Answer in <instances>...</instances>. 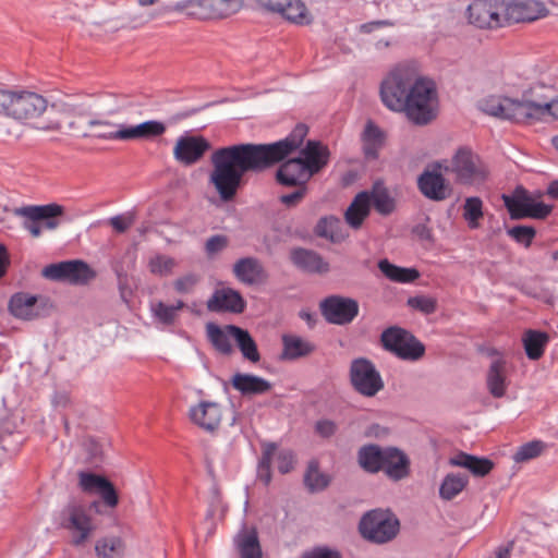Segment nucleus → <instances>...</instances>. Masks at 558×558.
I'll list each match as a JSON object with an SVG mask.
<instances>
[{
  "mask_svg": "<svg viewBox=\"0 0 558 558\" xmlns=\"http://www.w3.org/2000/svg\"><path fill=\"white\" fill-rule=\"evenodd\" d=\"M308 129L298 124L283 140L268 144L239 143L217 148L210 156L209 183L220 199L232 201L244 184L246 173H262L283 161L303 144Z\"/></svg>",
  "mask_w": 558,
  "mask_h": 558,
  "instance_id": "1",
  "label": "nucleus"
},
{
  "mask_svg": "<svg viewBox=\"0 0 558 558\" xmlns=\"http://www.w3.org/2000/svg\"><path fill=\"white\" fill-rule=\"evenodd\" d=\"M380 341L385 350L401 360L417 361L425 354V345L401 327H389L383 331Z\"/></svg>",
  "mask_w": 558,
  "mask_h": 558,
  "instance_id": "9",
  "label": "nucleus"
},
{
  "mask_svg": "<svg viewBox=\"0 0 558 558\" xmlns=\"http://www.w3.org/2000/svg\"><path fill=\"white\" fill-rule=\"evenodd\" d=\"M296 190L289 194H283L279 197V202L287 208L296 207L305 197L307 193L306 185H296Z\"/></svg>",
  "mask_w": 558,
  "mask_h": 558,
  "instance_id": "58",
  "label": "nucleus"
},
{
  "mask_svg": "<svg viewBox=\"0 0 558 558\" xmlns=\"http://www.w3.org/2000/svg\"><path fill=\"white\" fill-rule=\"evenodd\" d=\"M134 221L135 217L132 213L113 216L109 219L110 226L119 233L125 232L134 223Z\"/></svg>",
  "mask_w": 558,
  "mask_h": 558,
  "instance_id": "59",
  "label": "nucleus"
},
{
  "mask_svg": "<svg viewBox=\"0 0 558 558\" xmlns=\"http://www.w3.org/2000/svg\"><path fill=\"white\" fill-rule=\"evenodd\" d=\"M385 454L386 447L381 448L374 444L365 445L357 451V462L364 471L376 474L383 469Z\"/></svg>",
  "mask_w": 558,
  "mask_h": 558,
  "instance_id": "33",
  "label": "nucleus"
},
{
  "mask_svg": "<svg viewBox=\"0 0 558 558\" xmlns=\"http://www.w3.org/2000/svg\"><path fill=\"white\" fill-rule=\"evenodd\" d=\"M47 105L46 98L33 92L0 89V113L14 120L36 119L47 110Z\"/></svg>",
  "mask_w": 558,
  "mask_h": 558,
  "instance_id": "5",
  "label": "nucleus"
},
{
  "mask_svg": "<svg viewBox=\"0 0 558 558\" xmlns=\"http://www.w3.org/2000/svg\"><path fill=\"white\" fill-rule=\"evenodd\" d=\"M548 117L558 119V98L547 102L525 99V122L531 120H544Z\"/></svg>",
  "mask_w": 558,
  "mask_h": 558,
  "instance_id": "42",
  "label": "nucleus"
},
{
  "mask_svg": "<svg viewBox=\"0 0 558 558\" xmlns=\"http://www.w3.org/2000/svg\"><path fill=\"white\" fill-rule=\"evenodd\" d=\"M191 421L202 429L213 433L220 426L222 420L221 405L214 401H201L189 411Z\"/></svg>",
  "mask_w": 558,
  "mask_h": 558,
  "instance_id": "21",
  "label": "nucleus"
},
{
  "mask_svg": "<svg viewBox=\"0 0 558 558\" xmlns=\"http://www.w3.org/2000/svg\"><path fill=\"white\" fill-rule=\"evenodd\" d=\"M243 0H197V9L190 10L189 15L198 19H222L236 13Z\"/></svg>",
  "mask_w": 558,
  "mask_h": 558,
  "instance_id": "22",
  "label": "nucleus"
},
{
  "mask_svg": "<svg viewBox=\"0 0 558 558\" xmlns=\"http://www.w3.org/2000/svg\"><path fill=\"white\" fill-rule=\"evenodd\" d=\"M449 463L453 466L468 469L474 476L483 477L494 468V462L488 458H480L465 452H459L451 458Z\"/></svg>",
  "mask_w": 558,
  "mask_h": 558,
  "instance_id": "34",
  "label": "nucleus"
},
{
  "mask_svg": "<svg viewBox=\"0 0 558 558\" xmlns=\"http://www.w3.org/2000/svg\"><path fill=\"white\" fill-rule=\"evenodd\" d=\"M504 0H476L468 8L469 22L478 28L507 25Z\"/></svg>",
  "mask_w": 558,
  "mask_h": 558,
  "instance_id": "11",
  "label": "nucleus"
},
{
  "mask_svg": "<svg viewBox=\"0 0 558 558\" xmlns=\"http://www.w3.org/2000/svg\"><path fill=\"white\" fill-rule=\"evenodd\" d=\"M41 276L51 281L85 284L96 277V272L85 262L73 259L47 265Z\"/></svg>",
  "mask_w": 558,
  "mask_h": 558,
  "instance_id": "10",
  "label": "nucleus"
},
{
  "mask_svg": "<svg viewBox=\"0 0 558 558\" xmlns=\"http://www.w3.org/2000/svg\"><path fill=\"white\" fill-rule=\"evenodd\" d=\"M253 3L267 12L281 13L284 4H289L288 0H252Z\"/></svg>",
  "mask_w": 558,
  "mask_h": 558,
  "instance_id": "64",
  "label": "nucleus"
},
{
  "mask_svg": "<svg viewBox=\"0 0 558 558\" xmlns=\"http://www.w3.org/2000/svg\"><path fill=\"white\" fill-rule=\"evenodd\" d=\"M80 487L88 494H98L106 506L114 508L119 497L113 484L101 475L88 472H80Z\"/></svg>",
  "mask_w": 558,
  "mask_h": 558,
  "instance_id": "20",
  "label": "nucleus"
},
{
  "mask_svg": "<svg viewBox=\"0 0 558 558\" xmlns=\"http://www.w3.org/2000/svg\"><path fill=\"white\" fill-rule=\"evenodd\" d=\"M314 430L323 438H330L337 433L338 426L333 421L324 418L315 423Z\"/></svg>",
  "mask_w": 558,
  "mask_h": 558,
  "instance_id": "61",
  "label": "nucleus"
},
{
  "mask_svg": "<svg viewBox=\"0 0 558 558\" xmlns=\"http://www.w3.org/2000/svg\"><path fill=\"white\" fill-rule=\"evenodd\" d=\"M311 177L299 157L286 160L276 171L277 182L284 186L306 185Z\"/></svg>",
  "mask_w": 558,
  "mask_h": 558,
  "instance_id": "26",
  "label": "nucleus"
},
{
  "mask_svg": "<svg viewBox=\"0 0 558 558\" xmlns=\"http://www.w3.org/2000/svg\"><path fill=\"white\" fill-rule=\"evenodd\" d=\"M51 110L56 113L57 118L50 119L40 130L58 132L66 130L69 133L83 138L92 136V133L88 131V122L94 119L95 114L88 106L62 102L52 105Z\"/></svg>",
  "mask_w": 558,
  "mask_h": 558,
  "instance_id": "3",
  "label": "nucleus"
},
{
  "mask_svg": "<svg viewBox=\"0 0 558 558\" xmlns=\"http://www.w3.org/2000/svg\"><path fill=\"white\" fill-rule=\"evenodd\" d=\"M320 312L329 324L343 326L359 315V303L351 298L330 295L320 302Z\"/></svg>",
  "mask_w": 558,
  "mask_h": 558,
  "instance_id": "14",
  "label": "nucleus"
},
{
  "mask_svg": "<svg viewBox=\"0 0 558 558\" xmlns=\"http://www.w3.org/2000/svg\"><path fill=\"white\" fill-rule=\"evenodd\" d=\"M302 558H342L341 554L326 546L315 547L302 555Z\"/></svg>",
  "mask_w": 558,
  "mask_h": 558,
  "instance_id": "62",
  "label": "nucleus"
},
{
  "mask_svg": "<svg viewBox=\"0 0 558 558\" xmlns=\"http://www.w3.org/2000/svg\"><path fill=\"white\" fill-rule=\"evenodd\" d=\"M311 175L319 172L329 159V150L317 141H308L299 157Z\"/></svg>",
  "mask_w": 558,
  "mask_h": 558,
  "instance_id": "30",
  "label": "nucleus"
},
{
  "mask_svg": "<svg viewBox=\"0 0 558 558\" xmlns=\"http://www.w3.org/2000/svg\"><path fill=\"white\" fill-rule=\"evenodd\" d=\"M62 515V526L76 532L73 544L75 546L84 544L95 530L85 508L76 502H71L63 509Z\"/></svg>",
  "mask_w": 558,
  "mask_h": 558,
  "instance_id": "16",
  "label": "nucleus"
},
{
  "mask_svg": "<svg viewBox=\"0 0 558 558\" xmlns=\"http://www.w3.org/2000/svg\"><path fill=\"white\" fill-rule=\"evenodd\" d=\"M501 198L511 219L543 220L553 211V205L536 201L523 186H517L510 195L504 194Z\"/></svg>",
  "mask_w": 558,
  "mask_h": 558,
  "instance_id": "8",
  "label": "nucleus"
},
{
  "mask_svg": "<svg viewBox=\"0 0 558 558\" xmlns=\"http://www.w3.org/2000/svg\"><path fill=\"white\" fill-rule=\"evenodd\" d=\"M486 384L488 391L495 398H501L506 395L507 390V376H506V361L497 359L492 362L487 376Z\"/></svg>",
  "mask_w": 558,
  "mask_h": 558,
  "instance_id": "35",
  "label": "nucleus"
},
{
  "mask_svg": "<svg viewBox=\"0 0 558 558\" xmlns=\"http://www.w3.org/2000/svg\"><path fill=\"white\" fill-rule=\"evenodd\" d=\"M289 4L283 5L281 15L288 21L298 25H310L313 16L301 0H288Z\"/></svg>",
  "mask_w": 558,
  "mask_h": 558,
  "instance_id": "47",
  "label": "nucleus"
},
{
  "mask_svg": "<svg viewBox=\"0 0 558 558\" xmlns=\"http://www.w3.org/2000/svg\"><path fill=\"white\" fill-rule=\"evenodd\" d=\"M235 544L241 558H262L257 532L254 529L241 531L235 537Z\"/></svg>",
  "mask_w": 558,
  "mask_h": 558,
  "instance_id": "43",
  "label": "nucleus"
},
{
  "mask_svg": "<svg viewBox=\"0 0 558 558\" xmlns=\"http://www.w3.org/2000/svg\"><path fill=\"white\" fill-rule=\"evenodd\" d=\"M483 202L477 196L468 197L463 205V218L471 229L480 226V219L483 218Z\"/></svg>",
  "mask_w": 558,
  "mask_h": 558,
  "instance_id": "50",
  "label": "nucleus"
},
{
  "mask_svg": "<svg viewBox=\"0 0 558 558\" xmlns=\"http://www.w3.org/2000/svg\"><path fill=\"white\" fill-rule=\"evenodd\" d=\"M349 380L353 390L366 398L375 397L385 387L380 372L366 357H356L351 361Z\"/></svg>",
  "mask_w": 558,
  "mask_h": 558,
  "instance_id": "7",
  "label": "nucleus"
},
{
  "mask_svg": "<svg viewBox=\"0 0 558 558\" xmlns=\"http://www.w3.org/2000/svg\"><path fill=\"white\" fill-rule=\"evenodd\" d=\"M278 470L281 474L289 473L294 465V456L290 450H281L277 457Z\"/></svg>",
  "mask_w": 558,
  "mask_h": 558,
  "instance_id": "63",
  "label": "nucleus"
},
{
  "mask_svg": "<svg viewBox=\"0 0 558 558\" xmlns=\"http://www.w3.org/2000/svg\"><path fill=\"white\" fill-rule=\"evenodd\" d=\"M381 471L393 482L402 481L411 474V460L401 449L386 447Z\"/></svg>",
  "mask_w": 558,
  "mask_h": 558,
  "instance_id": "23",
  "label": "nucleus"
},
{
  "mask_svg": "<svg viewBox=\"0 0 558 558\" xmlns=\"http://www.w3.org/2000/svg\"><path fill=\"white\" fill-rule=\"evenodd\" d=\"M178 263L173 257L167 255H156L148 262V269L153 275L168 277L172 275Z\"/></svg>",
  "mask_w": 558,
  "mask_h": 558,
  "instance_id": "51",
  "label": "nucleus"
},
{
  "mask_svg": "<svg viewBox=\"0 0 558 558\" xmlns=\"http://www.w3.org/2000/svg\"><path fill=\"white\" fill-rule=\"evenodd\" d=\"M231 385L244 397L260 396L272 388L267 379L246 373H235L231 378Z\"/></svg>",
  "mask_w": 558,
  "mask_h": 558,
  "instance_id": "27",
  "label": "nucleus"
},
{
  "mask_svg": "<svg viewBox=\"0 0 558 558\" xmlns=\"http://www.w3.org/2000/svg\"><path fill=\"white\" fill-rule=\"evenodd\" d=\"M52 310L50 300L41 295L25 292L13 294L9 301L10 313L23 320H33L49 315Z\"/></svg>",
  "mask_w": 558,
  "mask_h": 558,
  "instance_id": "12",
  "label": "nucleus"
},
{
  "mask_svg": "<svg viewBox=\"0 0 558 558\" xmlns=\"http://www.w3.org/2000/svg\"><path fill=\"white\" fill-rule=\"evenodd\" d=\"M400 529V522L388 510L374 509L360 520L359 532L362 537L375 544H385L393 539Z\"/></svg>",
  "mask_w": 558,
  "mask_h": 558,
  "instance_id": "6",
  "label": "nucleus"
},
{
  "mask_svg": "<svg viewBox=\"0 0 558 558\" xmlns=\"http://www.w3.org/2000/svg\"><path fill=\"white\" fill-rule=\"evenodd\" d=\"M478 108L492 117L514 122H525V99L518 100L492 95L482 99Z\"/></svg>",
  "mask_w": 558,
  "mask_h": 558,
  "instance_id": "13",
  "label": "nucleus"
},
{
  "mask_svg": "<svg viewBox=\"0 0 558 558\" xmlns=\"http://www.w3.org/2000/svg\"><path fill=\"white\" fill-rule=\"evenodd\" d=\"M445 170L453 174L457 184L476 187L483 185L490 174L487 163L468 147L458 148Z\"/></svg>",
  "mask_w": 558,
  "mask_h": 558,
  "instance_id": "4",
  "label": "nucleus"
},
{
  "mask_svg": "<svg viewBox=\"0 0 558 558\" xmlns=\"http://www.w3.org/2000/svg\"><path fill=\"white\" fill-rule=\"evenodd\" d=\"M468 482L469 480L465 475L454 473L446 475L439 488L440 497L445 500L453 499L464 489Z\"/></svg>",
  "mask_w": 558,
  "mask_h": 558,
  "instance_id": "48",
  "label": "nucleus"
},
{
  "mask_svg": "<svg viewBox=\"0 0 558 558\" xmlns=\"http://www.w3.org/2000/svg\"><path fill=\"white\" fill-rule=\"evenodd\" d=\"M378 268L385 277L395 282L409 283L420 277V272L415 268L399 267L388 259L379 260Z\"/></svg>",
  "mask_w": 558,
  "mask_h": 558,
  "instance_id": "44",
  "label": "nucleus"
},
{
  "mask_svg": "<svg viewBox=\"0 0 558 558\" xmlns=\"http://www.w3.org/2000/svg\"><path fill=\"white\" fill-rule=\"evenodd\" d=\"M549 340L546 332L537 330H527L523 337V344L526 356L530 360L536 361L544 354L545 347Z\"/></svg>",
  "mask_w": 558,
  "mask_h": 558,
  "instance_id": "45",
  "label": "nucleus"
},
{
  "mask_svg": "<svg viewBox=\"0 0 558 558\" xmlns=\"http://www.w3.org/2000/svg\"><path fill=\"white\" fill-rule=\"evenodd\" d=\"M167 131L163 122L158 120L144 121L136 125H125L123 128V141H150L162 136Z\"/></svg>",
  "mask_w": 558,
  "mask_h": 558,
  "instance_id": "29",
  "label": "nucleus"
},
{
  "mask_svg": "<svg viewBox=\"0 0 558 558\" xmlns=\"http://www.w3.org/2000/svg\"><path fill=\"white\" fill-rule=\"evenodd\" d=\"M507 234L517 243L530 247L536 235V230L531 226L519 225L507 229Z\"/></svg>",
  "mask_w": 558,
  "mask_h": 558,
  "instance_id": "54",
  "label": "nucleus"
},
{
  "mask_svg": "<svg viewBox=\"0 0 558 558\" xmlns=\"http://www.w3.org/2000/svg\"><path fill=\"white\" fill-rule=\"evenodd\" d=\"M228 330L232 335V339H234L245 360L250 361L251 363H257L260 361V354L258 352L257 344L246 329L235 325H229Z\"/></svg>",
  "mask_w": 558,
  "mask_h": 558,
  "instance_id": "36",
  "label": "nucleus"
},
{
  "mask_svg": "<svg viewBox=\"0 0 558 558\" xmlns=\"http://www.w3.org/2000/svg\"><path fill=\"white\" fill-rule=\"evenodd\" d=\"M124 550L125 545L118 536L102 537L95 545L98 558H122Z\"/></svg>",
  "mask_w": 558,
  "mask_h": 558,
  "instance_id": "46",
  "label": "nucleus"
},
{
  "mask_svg": "<svg viewBox=\"0 0 558 558\" xmlns=\"http://www.w3.org/2000/svg\"><path fill=\"white\" fill-rule=\"evenodd\" d=\"M185 303L181 300L173 305H168L162 301H154L149 305V310L154 319L162 326H171L178 318V313L184 308Z\"/></svg>",
  "mask_w": 558,
  "mask_h": 558,
  "instance_id": "40",
  "label": "nucleus"
},
{
  "mask_svg": "<svg viewBox=\"0 0 558 558\" xmlns=\"http://www.w3.org/2000/svg\"><path fill=\"white\" fill-rule=\"evenodd\" d=\"M276 450L275 444H267L264 447L262 458L258 462L257 477L265 485H268L271 481V459Z\"/></svg>",
  "mask_w": 558,
  "mask_h": 558,
  "instance_id": "52",
  "label": "nucleus"
},
{
  "mask_svg": "<svg viewBox=\"0 0 558 558\" xmlns=\"http://www.w3.org/2000/svg\"><path fill=\"white\" fill-rule=\"evenodd\" d=\"M228 327L229 325H226L221 328L215 323H208L206 325V335L209 342L216 351L223 355H230L233 352L230 341L232 335L229 332Z\"/></svg>",
  "mask_w": 558,
  "mask_h": 558,
  "instance_id": "39",
  "label": "nucleus"
},
{
  "mask_svg": "<svg viewBox=\"0 0 558 558\" xmlns=\"http://www.w3.org/2000/svg\"><path fill=\"white\" fill-rule=\"evenodd\" d=\"M206 307L214 313L241 314L246 307V301L241 293L231 288H222L214 291L206 302Z\"/></svg>",
  "mask_w": 558,
  "mask_h": 558,
  "instance_id": "19",
  "label": "nucleus"
},
{
  "mask_svg": "<svg viewBox=\"0 0 558 558\" xmlns=\"http://www.w3.org/2000/svg\"><path fill=\"white\" fill-rule=\"evenodd\" d=\"M545 447L546 445L542 440L529 441L518 448L513 454V460L520 463L534 459L541 456Z\"/></svg>",
  "mask_w": 558,
  "mask_h": 558,
  "instance_id": "53",
  "label": "nucleus"
},
{
  "mask_svg": "<svg viewBox=\"0 0 558 558\" xmlns=\"http://www.w3.org/2000/svg\"><path fill=\"white\" fill-rule=\"evenodd\" d=\"M233 275L242 283L253 286L266 278L262 263L255 257H243L233 265Z\"/></svg>",
  "mask_w": 558,
  "mask_h": 558,
  "instance_id": "28",
  "label": "nucleus"
},
{
  "mask_svg": "<svg viewBox=\"0 0 558 558\" xmlns=\"http://www.w3.org/2000/svg\"><path fill=\"white\" fill-rule=\"evenodd\" d=\"M330 483L328 475L319 471L318 463L311 461L304 474V485L311 493L324 490Z\"/></svg>",
  "mask_w": 558,
  "mask_h": 558,
  "instance_id": "49",
  "label": "nucleus"
},
{
  "mask_svg": "<svg viewBox=\"0 0 558 558\" xmlns=\"http://www.w3.org/2000/svg\"><path fill=\"white\" fill-rule=\"evenodd\" d=\"M228 246V238L226 235H213L205 244L207 255H215Z\"/></svg>",
  "mask_w": 558,
  "mask_h": 558,
  "instance_id": "60",
  "label": "nucleus"
},
{
  "mask_svg": "<svg viewBox=\"0 0 558 558\" xmlns=\"http://www.w3.org/2000/svg\"><path fill=\"white\" fill-rule=\"evenodd\" d=\"M123 128L124 124H116L109 120L100 119L96 114L88 122V131L92 133L90 137L98 140L123 141Z\"/></svg>",
  "mask_w": 558,
  "mask_h": 558,
  "instance_id": "37",
  "label": "nucleus"
},
{
  "mask_svg": "<svg viewBox=\"0 0 558 558\" xmlns=\"http://www.w3.org/2000/svg\"><path fill=\"white\" fill-rule=\"evenodd\" d=\"M282 352L280 359L283 361H295L301 357L311 355L315 350L316 345L296 335L284 333L281 336Z\"/></svg>",
  "mask_w": 558,
  "mask_h": 558,
  "instance_id": "31",
  "label": "nucleus"
},
{
  "mask_svg": "<svg viewBox=\"0 0 558 558\" xmlns=\"http://www.w3.org/2000/svg\"><path fill=\"white\" fill-rule=\"evenodd\" d=\"M339 220L335 217H323L319 219L316 226V233L326 239L333 240L335 229L337 228Z\"/></svg>",
  "mask_w": 558,
  "mask_h": 558,
  "instance_id": "57",
  "label": "nucleus"
},
{
  "mask_svg": "<svg viewBox=\"0 0 558 558\" xmlns=\"http://www.w3.org/2000/svg\"><path fill=\"white\" fill-rule=\"evenodd\" d=\"M13 214L17 217L32 220H41L44 221L45 228L54 230L61 223L59 217L64 214V207L57 203H50L46 205H28L14 208Z\"/></svg>",
  "mask_w": 558,
  "mask_h": 558,
  "instance_id": "18",
  "label": "nucleus"
},
{
  "mask_svg": "<svg viewBox=\"0 0 558 558\" xmlns=\"http://www.w3.org/2000/svg\"><path fill=\"white\" fill-rule=\"evenodd\" d=\"M417 187L426 198L435 202L446 199L450 192L446 179L436 170H424L417 178Z\"/></svg>",
  "mask_w": 558,
  "mask_h": 558,
  "instance_id": "24",
  "label": "nucleus"
},
{
  "mask_svg": "<svg viewBox=\"0 0 558 558\" xmlns=\"http://www.w3.org/2000/svg\"><path fill=\"white\" fill-rule=\"evenodd\" d=\"M505 16L508 24L532 22L548 14L544 2L539 0H517L505 2Z\"/></svg>",
  "mask_w": 558,
  "mask_h": 558,
  "instance_id": "17",
  "label": "nucleus"
},
{
  "mask_svg": "<svg viewBox=\"0 0 558 558\" xmlns=\"http://www.w3.org/2000/svg\"><path fill=\"white\" fill-rule=\"evenodd\" d=\"M371 205L374 206L377 213L383 216L392 214L396 209V201L391 197L388 189L383 182H375L372 190L368 192Z\"/></svg>",
  "mask_w": 558,
  "mask_h": 558,
  "instance_id": "38",
  "label": "nucleus"
},
{
  "mask_svg": "<svg viewBox=\"0 0 558 558\" xmlns=\"http://www.w3.org/2000/svg\"><path fill=\"white\" fill-rule=\"evenodd\" d=\"M362 141L365 156L377 158L385 142V134L374 122L368 121L362 133Z\"/></svg>",
  "mask_w": 558,
  "mask_h": 558,
  "instance_id": "41",
  "label": "nucleus"
},
{
  "mask_svg": "<svg viewBox=\"0 0 558 558\" xmlns=\"http://www.w3.org/2000/svg\"><path fill=\"white\" fill-rule=\"evenodd\" d=\"M407 304L424 315H430L437 310V300L426 295H415L408 299Z\"/></svg>",
  "mask_w": 558,
  "mask_h": 558,
  "instance_id": "55",
  "label": "nucleus"
},
{
  "mask_svg": "<svg viewBox=\"0 0 558 558\" xmlns=\"http://www.w3.org/2000/svg\"><path fill=\"white\" fill-rule=\"evenodd\" d=\"M371 213V198L368 191H362L355 195L344 213L345 222L352 229H360Z\"/></svg>",
  "mask_w": 558,
  "mask_h": 558,
  "instance_id": "32",
  "label": "nucleus"
},
{
  "mask_svg": "<svg viewBox=\"0 0 558 558\" xmlns=\"http://www.w3.org/2000/svg\"><path fill=\"white\" fill-rule=\"evenodd\" d=\"M210 148L211 144L202 135H182L175 142L173 157L179 163L190 167L199 162Z\"/></svg>",
  "mask_w": 558,
  "mask_h": 558,
  "instance_id": "15",
  "label": "nucleus"
},
{
  "mask_svg": "<svg viewBox=\"0 0 558 558\" xmlns=\"http://www.w3.org/2000/svg\"><path fill=\"white\" fill-rule=\"evenodd\" d=\"M290 260L303 272L326 274L329 271V264L313 250L294 247L290 251Z\"/></svg>",
  "mask_w": 558,
  "mask_h": 558,
  "instance_id": "25",
  "label": "nucleus"
},
{
  "mask_svg": "<svg viewBox=\"0 0 558 558\" xmlns=\"http://www.w3.org/2000/svg\"><path fill=\"white\" fill-rule=\"evenodd\" d=\"M201 277L196 274H185L173 281L175 292L180 294H189L193 292L194 288L199 282Z\"/></svg>",
  "mask_w": 558,
  "mask_h": 558,
  "instance_id": "56",
  "label": "nucleus"
},
{
  "mask_svg": "<svg viewBox=\"0 0 558 558\" xmlns=\"http://www.w3.org/2000/svg\"><path fill=\"white\" fill-rule=\"evenodd\" d=\"M380 97L390 110L404 112L416 125H426L437 116L436 86L412 64H400L390 72L381 83Z\"/></svg>",
  "mask_w": 558,
  "mask_h": 558,
  "instance_id": "2",
  "label": "nucleus"
}]
</instances>
